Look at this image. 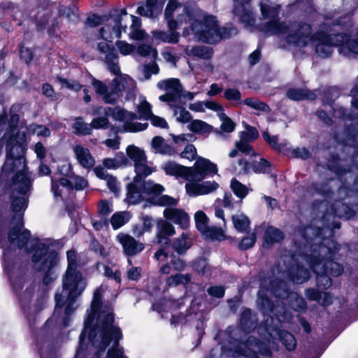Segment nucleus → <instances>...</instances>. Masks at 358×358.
<instances>
[{
	"label": "nucleus",
	"instance_id": "nucleus-1",
	"mask_svg": "<svg viewBox=\"0 0 358 358\" xmlns=\"http://www.w3.org/2000/svg\"><path fill=\"white\" fill-rule=\"evenodd\" d=\"M103 289L101 285L94 293L80 339H83L88 334L96 350L92 358H127L123 354V348L119 346V341L122 337L120 329L113 324L114 314L110 308L102 306L101 293Z\"/></svg>",
	"mask_w": 358,
	"mask_h": 358
},
{
	"label": "nucleus",
	"instance_id": "nucleus-2",
	"mask_svg": "<svg viewBox=\"0 0 358 358\" xmlns=\"http://www.w3.org/2000/svg\"><path fill=\"white\" fill-rule=\"evenodd\" d=\"M12 136L6 144V159L0 174L1 180H13V187L17 189L29 187L30 179L24 159L26 150L25 134L12 129Z\"/></svg>",
	"mask_w": 358,
	"mask_h": 358
},
{
	"label": "nucleus",
	"instance_id": "nucleus-3",
	"mask_svg": "<svg viewBox=\"0 0 358 358\" xmlns=\"http://www.w3.org/2000/svg\"><path fill=\"white\" fill-rule=\"evenodd\" d=\"M86 280L78 269H66L62 277L63 291L55 294V308L52 320L60 327H66L70 315L76 310L75 300L86 287Z\"/></svg>",
	"mask_w": 358,
	"mask_h": 358
},
{
	"label": "nucleus",
	"instance_id": "nucleus-4",
	"mask_svg": "<svg viewBox=\"0 0 358 358\" xmlns=\"http://www.w3.org/2000/svg\"><path fill=\"white\" fill-rule=\"evenodd\" d=\"M266 292H267L268 290L262 285L258 292L257 303L264 313H268L273 312L274 308ZM269 292L278 298L284 299L287 296L290 301V306L296 310H303L306 308V302L302 297L294 292L287 293L286 285L282 281L271 282Z\"/></svg>",
	"mask_w": 358,
	"mask_h": 358
},
{
	"label": "nucleus",
	"instance_id": "nucleus-5",
	"mask_svg": "<svg viewBox=\"0 0 358 358\" xmlns=\"http://www.w3.org/2000/svg\"><path fill=\"white\" fill-rule=\"evenodd\" d=\"M115 76L110 87L96 78L92 79V85L96 93L101 96L106 103H115L122 93L134 85V80L129 76L121 74L120 71Z\"/></svg>",
	"mask_w": 358,
	"mask_h": 358
},
{
	"label": "nucleus",
	"instance_id": "nucleus-6",
	"mask_svg": "<svg viewBox=\"0 0 358 358\" xmlns=\"http://www.w3.org/2000/svg\"><path fill=\"white\" fill-rule=\"evenodd\" d=\"M11 224H15L10 228L8 235V242L10 243L11 248H22L24 247L27 252L34 253L38 249L39 245H48L38 240L31 239L29 231L23 229L21 214L13 216Z\"/></svg>",
	"mask_w": 358,
	"mask_h": 358
},
{
	"label": "nucleus",
	"instance_id": "nucleus-7",
	"mask_svg": "<svg viewBox=\"0 0 358 358\" xmlns=\"http://www.w3.org/2000/svg\"><path fill=\"white\" fill-rule=\"evenodd\" d=\"M314 206L317 208L318 210L323 213H325L322 217V222L325 226L318 227L316 232V236L321 237L322 231H326L329 235L332 234V231L330 229L331 227L339 228V225H334V222L331 224L330 221L334 217H338L340 218L350 219L355 215V212L352 210L347 203H340V205H336V203H332L329 207H328L327 203L321 201L318 203H315Z\"/></svg>",
	"mask_w": 358,
	"mask_h": 358
},
{
	"label": "nucleus",
	"instance_id": "nucleus-8",
	"mask_svg": "<svg viewBox=\"0 0 358 358\" xmlns=\"http://www.w3.org/2000/svg\"><path fill=\"white\" fill-rule=\"evenodd\" d=\"M103 114L106 116L111 117L114 120L124 122L122 131L138 132L147 129L148 123H140L134 122L137 119V115L133 112L116 107H97L93 110V115Z\"/></svg>",
	"mask_w": 358,
	"mask_h": 358
},
{
	"label": "nucleus",
	"instance_id": "nucleus-9",
	"mask_svg": "<svg viewBox=\"0 0 358 358\" xmlns=\"http://www.w3.org/2000/svg\"><path fill=\"white\" fill-rule=\"evenodd\" d=\"M219 26L216 17L201 12L197 19L191 22V29L195 37L207 43H216L220 38L217 35V28Z\"/></svg>",
	"mask_w": 358,
	"mask_h": 358
},
{
	"label": "nucleus",
	"instance_id": "nucleus-10",
	"mask_svg": "<svg viewBox=\"0 0 358 358\" xmlns=\"http://www.w3.org/2000/svg\"><path fill=\"white\" fill-rule=\"evenodd\" d=\"M31 259L34 268L44 273L43 282L45 285H48L55 280V276L52 269L57 263L58 258L55 252L49 250L48 245H39L38 249L33 253Z\"/></svg>",
	"mask_w": 358,
	"mask_h": 358
},
{
	"label": "nucleus",
	"instance_id": "nucleus-11",
	"mask_svg": "<svg viewBox=\"0 0 358 358\" xmlns=\"http://www.w3.org/2000/svg\"><path fill=\"white\" fill-rule=\"evenodd\" d=\"M257 353L268 356L271 355V350L266 345L258 341L255 337H249L243 346H239L234 351L224 349L220 352L219 350L213 349L209 358H223L224 357H235L240 355L249 358H256Z\"/></svg>",
	"mask_w": 358,
	"mask_h": 358
},
{
	"label": "nucleus",
	"instance_id": "nucleus-12",
	"mask_svg": "<svg viewBox=\"0 0 358 358\" xmlns=\"http://www.w3.org/2000/svg\"><path fill=\"white\" fill-rule=\"evenodd\" d=\"M327 245H313L311 255H317V263L324 266L327 273L334 276H338L343 272V268L338 263L332 261L331 258L339 250V245L332 239L327 240Z\"/></svg>",
	"mask_w": 358,
	"mask_h": 358
},
{
	"label": "nucleus",
	"instance_id": "nucleus-13",
	"mask_svg": "<svg viewBox=\"0 0 358 358\" xmlns=\"http://www.w3.org/2000/svg\"><path fill=\"white\" fill-rule=\"evenodd\" d=\"M280 6L271 3L269 0H261L260 9L264 19L268 21L264 25L262 30L271 34H280L287 31L288 27L283 22L277 20Z\"/></svg>",
	"mask_w": 358,
	"mask_h": 358
},
{
	"label": "nucleus",
	"instance_id": "nucleus-14",
	"mask_svg": "<svg viewBox=\"0 0 358 358\" xmlns=\"http://www.w3.org/2000/svg\"><path fill=\"white\" fill-rule=\"evenodd\" d=\"M157 87L165 92L159 97L163 102L167 103L170 107H173L176 103H180L182 85L178 78H169L159 81Z\"/></svg>",
	"mask_w": 358,
	"mask_h": 358
},
{
	"label": "nucleus",
	"instance_id": "nucleus-15",
	"mask_svg": "<svg viewBox=\"0 0 358 358\" xmlns=\"http://www.w3.org/2000/svg\"><path fill=\"white\" fill-rule=\"evenodd\" d=\"M311 27L303 22H295L291 24L289 34L287 35V42L299 46H306L314 38V34L311 35Z\"/></svg>",
	"mask_w": 358,
	"mask_h": 358
},
{
	"label": "nucleus",
	"instance_id": "nucleus-16",
	"mask_svg": "<svg viewBox=\"0 0 358 358\" xmlns=\"http://www.w3.org/2000/svg\"><path fill=\"white\" fill-rule=\"evenodd\" d=\"M127 157L134 162L135 171L138 176L146 177L153 171L148 165L147 157L145 151L134 145H128L126 148Z\"/></svg>",
	"mask_w": 358,
	"mask_h": 358
},
{
	"label": "nucleus",
	"instance_id": "nucleus-17",
	"mask_svg": "<svg viewBox=\"0 0 358 358\" xmlns=\"http://www.w3.org/2000/svg\"><path fill=\"white\" fill-rule=\"evenodd\" d=\"M164 190L163 186L150 180L145 182L141 186L136 183H132L128 185L127 199L129 203H136L143 199L144 193L160 194Z\"/></svg>",
	"mask_w": 358,
	"mask_h": 358
},
{
	"label": "nucleus",
	"instance_id": "nucleus-18",
	"mask_svg": "<svg viewBox=\"0 0 358 358\" xmlns=\"http://www.w3.org/2000/svg\"><path fill=\"white\" fill-rule=\"evenodd\" d=\"M189 169V180L203 181L208 175L216 174L218 171L217 165L209 159L199 157L194 164Z\"/></svg>",
	"mask_w": 358,
	"mask_h": 358
},
{
	"label": "nucleus",
	"instance_id": "nucleus-19",
	"mask_svg": "<svg viewBox=\"0 0 358 358\" xmlns=\"http://www.w3.org/2000/svg\"><path fill=\"white\" fill-rule=\"evenodd\" d=\"M340 35L329 36L323 32H318L314 34L313 41H317L315 50L320 57L326 58L330 56L333 51V47L339 45Z\"/></svg>",
	"mask_w": 358,
	"mask_h": 358
},
{
	"label": "nucleus",
	"instance_id": "nucleus-20",
	"mask_svg": "<svg viewBox=\"0 0 358 358\" xmlns=\"http://www.w3.org/2000/svg\"><path fill=\"white\" fill-rule=\"evenodd\" d=\"M219 187V184L215 181H194L187 180L185 185V190L188 195L196 196L210 194Z\"/></svg>",
	"mask_w": 358,
	"mask_h": 358
},
{
	"label": "nucleus",
	"instance_id": "nucleus-21",
	"mask_svg": "<svg viewBox=\"0 0 358 358\" xmlns=\"http://www.w3.org/2000/svg\"><path fill=\"white\" fill-rule=\"evenodd\" d=\"M249 3L250 0H234L233 13L246 27L253 26L255 24Z\"/></svg>",
	"mask_w": 358,
	"mask_h": 358
},
{
	"label": "nucleus",
	"instance_id": "nucleus-22",
	"mask_svg": "<svg viewBox=\"0 0 358 358\" xmlns=\"http://www.w3.org/2000/svg\"><path fill=\"white\" fill-rule=\"evenodd\" d=\"M317 255H311L308 257L307 262L313 271L317 274V285L320 289H327L331 285V278L327 275V269L320 263H317Z\"/></svg>",
	"mask_w": 358,
	"mask_h": 358
},
{
	"label": "nucleus",
	"instance_id": "nucleus-23",
	"mask_svg": "<svg viewBox=\"0 0 358 358\" xmlns=\"http://www.w3.org/2000/svg\"><path fill=\"white\" fill-rule=\"evenodd\" d=\"M117 241L121 244L124 253L128 256L136 255L144 249V244L136 241L131 236L120 233L116 236Z\"/></svg>",
	"mask_w": 358,
	"mask_h": 358
},
{
	"label": "nucleus",
	"instance_id": "nucleus-24",
	"mask_svg": "<svg viewBox=\"0 0 358 358\" xmlns=\"http://www.w3.org/2000/svg\"><path fill=\"white\" fill-rule=\"evenodd\" d=\"M98 50L100 52L106 54L104 62L108 70L114 75L119 74L118 56L115 49L110 48L106 42H101L98 44Z\"/></svg>",
	"mask_w": 358,
	"mask_h": 358
},
{
	"label": "nucleus",
	"instance_id": "nucleus-25",
	"mask_svg": "<svg viewBox=\"0 0 358 358\" xmlns=\"http://www.w3.org/2000/svg\"><path fill=\"white\" fill-rule=\"evenodd\" d=\"M5 181L8 182L9 183L10 188L12 192L13 201H12L11 207H12L13 210L17 213L16 215L21 214L22 215V214L20 213L22 210H24L25 209V208L27 207V199L25 194L30 189L31 182L29 183V186L27 189L21 190V189H15L13 187V184L12 180H5Z\"/></svg>",
	"mask_w": 358,
	"mask_h": 358
},
{
	"label": "nucleus",
	"instance_id": "nucleus-26",
	"mask_svg": "<svg viewBox=\"0 0 358 358\" xmlns=\"http://www.w3.org/2000/svg\"><path fill=\"white\" fill-rule=\"evenodd\" d=\"M163 214L166 219L173 221L182 229L189 227V217L187 213L181 209L166 208L164 209Z\"/></svg>",
	"mask_w": 358,
	"mask_h": 358
},
{
	"label": "nucleus",
	"instance_id": "nucleus-27",
	"mask_svg": "<svg viewBox=\"0 0 358 358\" xmlns=\"http://www.w3.org/2000/svg\"><path fill=\"white\" fill-rule=\"evenodd\" d=\"M156 239L158 243L169 244L171 240L168 236H171L176 234L175 228L172 224L166 220H160L157 223Z\"/></svg>",
	"mask_w": 358,
	"mask_h": 358
},
{
	"label": "nucleus",
	"instance_id": "nucleus-28",
	"mask_svg": "<svg viewBox=\"0 0 358 358\" xmlns=\"http://www.w3.org/2000/svg\"><path fill=\"white\" fill-rule=\"evenodd\" d=\"M73 151L79 164L85 169H90L95 164V160L87 148L80 145L74 147Z\"/></svg>",
	"mask_w": 358,
	"mask_h": 358
},
{
	"label": "nucleus",
	"instance_id": "nucleus-29",
	"mask_svg": "<svg viewBox=\"0 0 358 358\" xmlns=\"http://www.w3.org/2000/svg\"><path fill=\"white\" fill-rule=\"evenodd\" d=\"M192 244V240L189 234L187 232H183L180 236L173 240L172 247L178 255H182L190 248Z\"/></svg>",
	"mask_w": 358,
	"mask_h": 358
},
{
	"label": "nucleus",
	"instance_id": "nucleus-30",
	"mask_svg": "<svg viewBox=\"0 0 358 358\" xmlns=\"http://www.w3.org/2000/svg\"><path fill=\"white\" fill-rule=\"evenodd\" d=\"M163 169L166 174L181 177L189 180V169L175 162H169L164 164Z\"/></svg>",
	"mask_w": 358,
	"mask_h": 358
},
{
	"label": "nucleus",
	"instance_id": "nucleus-31",
	"mask_svg": "<svg viewBox=\"0 0 358 358\" xmlns=\"http://www.w3.org/2000/svg\"><path fill=\"white\" fill-rule=\"evenodd\" d=\"M162 5L157 3V0H146L145 4L139 6L137 13L147 17H152L161 12Z\"/></svg>",
	"mask_w": 358,
	"mask_h": 358
},
{
	"label": "nucleus",
	"instance_id": "nucleus-32",
	"mask_svg": "<svg viewBox=\"0 0 358 358\" xmlns=\"http://www.w3.org/2000/svg\"><path fill=\"white\" fill-rule=\"evenodd\" d=\"M287 96L293 101H301L304 99L314 100L317 95L315 91L307 89L291 88L287 92Z\"/></svg>",
	"mask_w": 358,
	"mask_h": 358
},
{
	"label": "nucleus",
	"instance_id": "nucleus-33",
	"mask_svg": "<svg viewBox=\"0 0 358 358\" xmlns=\"http://www.w3.org/2000/svg\"><path fill=\"white\" fill-rule=\"evenodd\" d=\"M151 146L154 152L157 154L173 155L175 154V150L161 136H155L151 141Z\"/></svg>",
	"mask_w": 358,
	"mask_h": 358
},
{
	"label": "nucleus",
	"instance_id": "nucleus-34",
	"mask_svg": "<svg viewBox=\"0 0 358 358\" xmlns=\"http://www.w3.org/2000/svg\"><path fill=\"white\" fill-rule=\"evenodd\" d=\"M269 334L273 339L278 336L288 350H293L296 348V341L290 333L284 330L275 329L272 333L269 332Z\"/></svg>",
	"mask_w": 358,
	"mask_h": 358
},
{
	"label": "nucleus",
	"instance_id": "nucleus-35",
	"mask_svg": "<svg viewBox=\"0 0 358 358\" xmlns=\"http://www.w3.org/2000/svg\"><path fill=\"white\" fill-rule=\"evenodd\" d=\"M185 52L188 56L197 57L203 59H208L213 55L210 48L201 45H196L192 48L187 46L185 48Z\"/></svg>",
	"mask_w": 358,
	"mask_h": 358
},
{
	"label": "nucleus",
	"instance_id": "nucleus-36",
	"mask_svg": "<svg viewBox=\"0 0 358 358\" xmlns=\"http://www.w3.org/2000/svg\"><path fill=\"white\" fill-rule=\"evenodd\" d=\"M187 127L189 131L199 135L209 134L213 131L211 125L200 120L192 121Z\"/></svg>",
	"mask_w": 358,
	"mask_h": 358
},
{
	"label": "nucleus",
	"instance_id": "nucleus-37",
	"mask_svg": "<svg viewBox=\"0 0 358 358\" xmlns=\"http://www.w3.org/2000/svg\"><path fill=\"white\" fill-rule=\"evenodd\" d=\"M191 278L192 276L189 273H177L167 278L166 283L169 287H176L180 285H185L190 282Z\"/></svg>",
	"mask_w": 358,
	"mask_h": 358
},
{
	"label": "nucleus",
	"instance_id": "nucleus-38",
	"mask_svg": "<svg viewBox=\"0 0 358 358\" xmlns=\"http://www.w3.org/2000/svg\"><path fill=\"white\" fill-rule=\"evenodd\" d=\"M152 35L157 40L168 43H177L180 37V34L177 31H154Z\"/></svg>",
	"mask_w": 358,
	"mask_h": 358
},
{
	"label": "nucleus",
	"instance_id": "nucleus-39",
	"mask_svg": "<svg viewBox=\"0 0 358 358\" xmlns=\"http://www.w3.org/2000/svg\"><path fill=\"white\" fill-rule=\"evenodd\" d=\"M234 228L239 232L245 231L250 226L249 218L244 214L238 213L231 217Z\"/></svg>",
	"mask_w": 358,
	"mask_h": 358
},
{
	"label": "nucleus",
	"instance_id": "nucleus-40",
	"mask_svg": "<svg viewBox=\"0 0 358 358\" xmlns=\"http://www.w3.org/2000/svg\"><path fill=\"white\" fill-rule=\"evenodd\" d=\"M283 238V233L280 229L269 227L266 229L264 234V245L280 242Z\"/></svg>",
	"mask_w": 358,
	"mask_h": 358
},
{
	"label": "nucleus",
	"instance_id": "nucleus-41",
	"mask_svg": "<svg viewBox=\"0 0 358 358\" xmlns=\"http://www.w3.org/2000/svg\"><path fill=\"white\" fill-rule=\"evenodd\" d=\"M131 218L129 212H117L110 218V223L114 229H117L124 225Z\"/></svg>",
	"mask_w": 358,
	"mask_h": 358
},
{
	"label": "nucleus",
	"instance_id": "nucleus-42",
	"mask_svg": "<svg viewBox=\"0 0 358 358\" xmlns=\"http://www.w3.org/2000/svg\"><path fill=\"white\" fill-rule=\"evenodd\" d=\"M183 104L176 103L175 106L171 107L173 110V115L179 122L187 123L192 118L191 114L185 108Z\"/></svg>",
	"mask_w": 358,
	"mask_h": 358
},
{
	"label": "nucleus",
	"instance_id": "nucleus-43",
	"mask_svg": "<svg viewBox=\"0 0 358 358\" xmlns=\"http://www.w3.org/2000/svg\"><path fill=\"white\" fill-rule=\"evenodd\" d=\"M310 277L309 271L303 267L297 266L290 272V278L293 282L301 284L308 280Z\"/></svg>",
	"mask_w": 358,
	"mask_h": 358
},
{
	"label": "nucleus",
	"instance_id": "nucleus-44",
	"mask_svg": "<svg viewBox=\"0 0 358 358\" xmlns=\"http://www.w3.org/2000/svg\"><path fill=\"white\" fill-rule=\"evenodd\" d=\"M72 127L77 134L90 135L92 134V126L90 124L85 122L81 117L75 119Z\"/></svg>",
	"mask_w": 358,
	"mask_h": 358
},
{
	"label": "nucleus",
	"instance_id": "nucleus-45",
	"mask_svg": "<svg viewBox=\"0 0 358 358\" xmlns=\"http://www.w3.org/2000/svg\"><path fill=\"white\" fill-rule=\"evenodd\" d=\"M230 187L234 193L241 199L245 198L249 192V189L247 186L242 184L236 178L231 180Z\"/></svg>",
	"mask_w": 358,
	"mask_h": 358
},
{
	"label": "nucleus",
	"instance_id": "nucleus-46",
	"mask_svg": "<svg viewBox=\"0 0 358 358\" xmlns=\"http://www.w3.org/2000/svg\"><path fill=\"white\" fill-rule=\"evenodd\" d=\"M137 110L139 114V119L148 120L152 117V106L145 99L140 101L137 106Z\"/></svg>",
	"mask_w": 358,
	"mask_h": 358
},
{
	"label": "nucleus",
	"instance_id": "nucleus-47",
	"mask_svg": "<svg viewBox=\"0 0 358 358\" xmlns=\"http://www.w3.org/2000/svg\"><path fill=\"white\" fill-rule=\"evenodd\" d=\"M194 220L196 222V228L203 234L208 231L207 229L209 227L208 225V217L203 211H197L194 215Z\"/></svg>",
	"mask_w": 358,
	"mask_h": 358
},
{
	"label": "nucleus",
	"instance_id": "nucleus-48",
	"mask_svg": "<svg viewBox=\"0 0 358 358\" xmlns=\"http://www.w3.org/2000/svg\"><path fill=\"white\" fill-rule=\"evenodd\" d=\"M237 34L238 30L235 27L227 26L220 28L218 26L217 28V35L220 38L217 40V43L222 39L229 38L236 36Z\"/></svg>",
	"mask_w": 358,
	"mask_h": 358
},
{
	"label": "nucleus",
	"instance_id": "nucleus-49",
	"mask_svg": "<svg viewBox=\"0 0 358 358\" xmlns=\"http://www.w3.org/2000/svg\"><path fill=\"white\" fill-rule=\"evenodd\" d=\"M241 325L245 329L249 331L255 328V322L252 317V313L250 310H245L241 317Z\"/></svg>",
	"mask_w": 358,
	"mask_h": 358
},
{
	"label": "nucleus",
	"instance_id": "nucleus-50",
	"mask_svg": "<svg viewBox=\"0 0 358 358\" xmlns=\"http://www.w3.org/2000/svg\"><path fill=\"white\" fill-rule=\"evenodd\" d=\"M218 116L222 121L220 129L227 133L232 132L235 129L236 124L228 117L224 112L218 114Z\"/></svg>",
	"mask_w": 358,
	"mask_h": 358
},
{
	"label": "nucleus",
	"instance_id": "nucleus-51",
	"mask_svg": "<svg viewBox=\"0 0 358 358\" xmlns=\"http://www.w3.org/2000/svg\"><path fill=\"white\" fill-rule=\"evenodd\" d=\"M257 236L255 232H251L244 236L238 244V248L242 250H246L255 245Z\"/></svg>",
	"mask_w": 358,
	"mask_h": 358
},
{
	"label": "nucleus",
	"instance_id": "nucleus-52",
	"mask_svg": "<svg viewBox=\"0 0 358 358\" xmlns=\"http://www.w3.org/2000/svg\"><path fill=\"white\" fill-rule=\"evenodd\" d=\"M78 9L76 6L73 8L64 7L60 9V13L71 22H76L79 20Z\"/></svg>",
	"mask_w": 358,
	"mask_h": 358
},
{
	"label": "nucleus",
	"instance_id": "nucleus-53",
	"mask_svg": "<svg viewBox=\"0 0 358 358\" xmlns=\"http://www.w3.org/2000/svg\"><path fill=\"white\" fill-rule=\"evenodd\" d=\"M244 103L257 110L264 112L269 111V107L266 103L256 99L248 98L244 100Z\"/></svg>",
	"mask_w": 358,
	"mask_h": 358
},
{
	"label": "nucleus",
	"instance_id": "nucleus-54",
	"mask_svg": "<svg viewBox=\"0 0 358 358\" xmlns=\"http://www.w3.org/2000/svg\"><path fill=\"white\" fill-rule=\"evenodd\" d=\"M349 192L350 191L346 187L341 186L334 194L332 203H336V205H340V203H346L345 200L348 199Z\"/></svg>",
	"mask_w": 358,
	"mask_h": 358
},
{
	"label": "nucleus",
	"instance_id": "nucleus-55",
	"mask_svg": "<svg viewBox=\"0 0 358 358\" xmlns=\"http://www.w3.org/2000/svg\"><path fill=\"white\" fill-rule=\"evenodd\" d=\"M258 136V131L255 127L247 125L246 130L240 133V139L250 143L255 140Z\"/></svg>",
	"mask_w": 358,
	"mask_h": 358
},
{
	"label": "nucleus",
	"instance_id": "nucleus-56",
	"mask_svg": "<svg viewBox=\"0 0 358 358\" xmlns=\"http://www.w3.org/2000/svg\"><path fill=\"white\" fill-rule=\"evenodd\" d=\"M92 126V131L94 129H106L110 127V122L108 119V116L98 117L94 118L90 123Z\"/></svg>",
	"mask_w": 358,
	"mask_h": 358
},
{
	"label": "nucleus",
	"instance_id": "nucleus-57",
	"mask_svg": "<svg viewBox=\"0 0 358 358\" xmlns=\"http://www.w3.org/2000/svg\"><path fill=\"white\" fill-rule=\"evenodd\" d=\"M57 80L60 83L62 87H66L71 90L79 91L82 88V85L76 80H69L62 77L57 76Z\"/></svg>",
	"mask_w": 358,
	"mask_h": 358
},
{
	"label": "nucleus",
	"instance_id": "nucleus-58",
	"mask_svg": "<svg viewBox=\"0 0 358 358\" xmlns=\"http://www.w3.org/2000/svg\"><path fill=\"white\" fill-rule=\"evenodd\" d=\"M137 52L142 57L151 56L154 59L157 57V51L149 45L142 44L137 48Z\"/></svg>",
	"mask_w": 358,
	"mask_h": 358
},
{
	"label": "nucleus",
	"instance_id": "nucleus-59",
	"mask_svg": "<svg viewBox=\"0 0 358 358\" xmlns=\"http://www.w3.org/2000/svg\"><path fill=\"white\" fill-rule=\"evenodd\" d=\"M208 231H206L203 235L207 237H210L213 239L222 240L224 238V231L221 228L215 227H208L207 229Z\"/></svg>",
	"mask_w": 358,
	"mask_h": 358
},
{
	"label": "nucleus",
	"instance_id": "nucleus-60",
	"mask_svg": "<svg viewBox=\"0 0 358 358\" xmlns=\"http://www.w3.org/2000/svg\"><path fill=\"white\" fill-rule=\"evenodd\" d=\"M156 203L159 206L171 208L177 205L178 200L168 195H162L157 199Z\"/></svg>",
	"mask_w": 358,
	"mask_h": 358
},
{
	"label": "nucleus",
	"instance_id": "nucleus-61",
	"mask_svg": "<svg viewBox=\"0 0 358 358\" xmlns=\"http://www.w3.org/2000/svg\"><path fill=\"white\" fill-rule=\"evenodd\" d=\"M171 264L176 271H183L187 268L186 262L181 258L177 257L176 255H171Z\"/></svg>",
	"mask_w": 358,
	"mask_h": 358
},
{
	"label": "nucleus",
	"instance_id": "nucleus-62",
	"mask_svg": "<svg viewBox=\"0 0 358 358\" xmlns=\"http://www.w3.org/2000/svg\"><path fill=\"white\" fill-rule=\"evenodd\" d=\"M182 8L181 4L176 0H170L166 7L164 15L166 19L172 17L173 13Z\"/></svg>",
	"mask_w": 358,
	"mask_h": 358
},
{
	"label": "nucleus",
	"instance_id": "nucleus-63",
	"mask_svg": "<svg viewBox=\"0 0 358 358\" xmlns=\"http://www.w3.org/2000/svg\"><path fill=\"white\" fill-rule=\"evenodd\" d=\"M115 45L120 52L123 55H129L135 50V47L133 45L129 44L124 41H117L115 43Z\"/></svg>",
	"mask_w": 358,
	"mask_h": 358
},
{
	"label": "nucleus",
	"instance_id": "nucleus-64",
	"mask_svg": "<svg viewBox=\"0 0 358 358\" xmlns=\"http://www.w3.org/2000/svg\"><path fill=\"white\" fill-rule=\"evenodd\" d=\"M142 71L143 73L145 79L148 80L152 74L158 73L159 67L155 62H153L143 65L142 67Z\"/></svg>",
	"mask_w": 358,
	"mask_h": 358
}]
</instances>
